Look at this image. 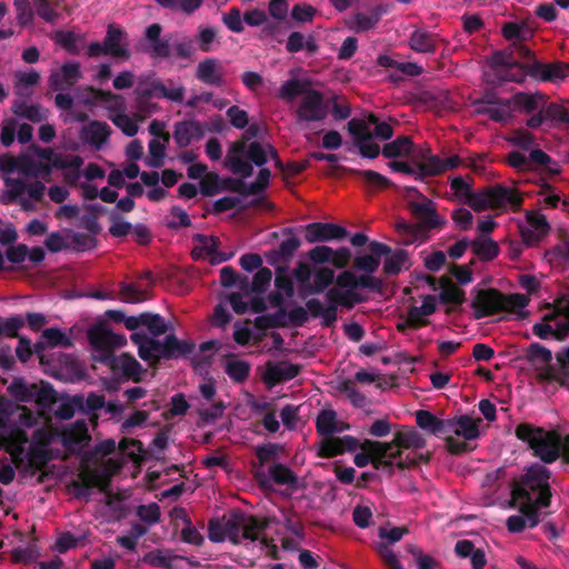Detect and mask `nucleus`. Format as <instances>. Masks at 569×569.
I'll use <instances>...</instances> for the list:
<instances>
[{"instance_id": "nucleus-1", "label": "nucleus", "mask_w": 569, "mask_h": 569, "mask_svg": "<svg viewBox=\"0 0 569 569\" xmlns=\"http://www.w3.org/2000/svg\"><path fill=\"white\" fill-rule=\"evenodd\" d=\"M536 59L533 52L521 41H513L503 50H497L489 60L490 68L498 70L503 68L501 80L523 83L526 80V68Z\"/></svg>"}, {"instance_id": "nucleus-2", "label": "nucleus", "mask_w": 569, "mask_h": 569, "mask_svg": "<svg viewBox=\"0 0 569 569\" xmlns=\"http://www.w3.org/2000/svg\"><path fill=\"white\" fill-rule=\"evenodd\" d=\"M515 435L528 443L533 456L545 463L555 462L561 455V439L555 431H546L543 428L523 422L516 427Z\"/></svg>"}, {"instance_id": "nucleus-3", "label": "nucleus", "mask_w": 569, "mask_h": 569, "mask_svg": "<svg viewBox=\"0 0 569 569\" xmlns=\"http://www.w3.org/2000/svg\"><path fill=\"white\" fill-rule=\"evenodd\" d=\"M551 471L541 463L529 466L520 479L511 489L513 500H529L531 492H538V505L549 507L551 505V488L549 479Z\"/></svg>"}, {"instance_id": "nucleus-4", "label": "nucleus", "mask_w": 569, "mask_h": 569, "mask_svg": "<svg viewBox=\"0 0 569 569\" xmlns=\"http://www.w3.org/2000/svg\"><path fill=\"white\" fill-rule=\"evenodd\" d=\"M133 93L137 109L140 112L152 113L159 109L157 103L151 102L152 98H163L181 103L184 100L186 89L183 86L168 88L162 80L151 76L140 79Z\"/></svg>"}, {"instance_id": "nucleus-5", "label": "nucleus", "mask_w": 569, "mask_h": 569, "mask_svg": "<svg viewBox=\"0 0 569 569\" xmlns=\"http://www.w3.org/2000/svg\"><path fill=\"white\" fill-rule=\"evenodd\" d=\"M87 54L90 58H97L101 54H104L124 61L129 60L131 53L129 50L128 32L117 24H109L107 27L103 42L90 43L88 46Z\"/></svg>"}, {"instance_id": "nucleus-6", "label": "nucleus", "mask_w": 569, "mask_h": 569, "mask_svg": "<svg viewBox=\"0 0 569 569\" xmlns=\"http://www.w3.org/2000/svg\"><path fill=\"white\" fill-rule=\"evenodd\" d=\"M347 130L353 139L355 147L362 158L376 159L382 153L379 144L373 142V134L362 119L352 118L347 123Z\"/></svg>"}, {"instance_id": "nucleus-7", "label": "nucleus", "mask_w": 569, "mask_h": 569, "mask_svg": "<svg viewBox=\"0 0 569 569\" xmlns=\"http://www.w3.org/2000/svg\"><path fill=\"white\" fill-rule=\"evenodd\" d=\"M328 113L329 109L325 96L316 89H311L301 98L296 110V117L299 123L323 121Z\"/></svg>"}, {"instance_id": "nucleus-8", "label": "nucleus", "mask_w": 569, "mask_h": 569, "mask_svg": "<svg viewBox=\"0 0 569 569\" xmlns=\"http://www.w3.org/2000/svg\"><path fill=\"white\" fill-rule=\"evenodd\" d=\"M475 296L470 307L475 319H482L503 312L502 292L496 288L473 289Z\"/></svg>"}, {"instance_id": "nucleus-9", "label": "nucleus", "mask_w": 569, "mask_h": 569, "mask_svg": "<svg viewBox=\"0 0 569 569\" xmlns=\"http://www.w3.org/2000/svg\"><path fill=\"white\" fill-rule=\"evenodd\" d=\"M281 234L286 237L277 249H272L266 253V259L269 264L277 266L288 263L292 260L296 251L301 247V240L296 234V229L286 227L281 229Z\"/></svg>"}, {"instance_id": "nucleus-10", "label": "nucleus", "mask_w": 569, "mask_h": 569, "mask_svg": "<svg viewBox=\"0 0 569 569\" xmlns=\"http://www.w3.org/2000/svg\"><path fill=\"white\" fill-rule=\"evenodd\" d=\"M305 230V239L308 243L329 242L332 240H342L348 236V230L331 222H311L307 226H300Z\"/></svg>"}, {"instance_id": "nucleus-11", "label": "nucleus", "mask_w": 569, "mask_h": 569, "mask_svg": "<svg viewBox=\"0 0 569 569\" xmlns=\"http://www.w3.org/2000/svg\"><path fill=\"white\" fill-rule=\"evenodd\" d=\"M526 68V76H530L536 80L545 82H557L565 80L569 74V64L560 61L552 63H542L537 59H532V62Z\"/></svg>"}, {"instance_id": "nucleus-12", "label": "nucleus", "mask_w": 569, "mask_h": 569, "mask_svg": "<svg viewBox=\"0 0 569 569\" xmlns=\"http://www.w3.org/2000/svg\"><path fill=\"white\" fill-rule=\"evenodd\" d=\"M196 345L188 340H179L174 335H168L163 341L159 340V347L156 349L152 365L161 359H178L187 357L193 352Z\"/></svg>"}, {"instance_id": "nucleus-13", "label": "nucleus", "mask_w": 569, "mask_h": 569, "mask_svg": "<svg viewBox=\"0 0 569 569\" xmlns=\"http://www.w3.org/2000/svg\"><path fill=\"white\" fill-rule=\"evenodd\" d=\"M485 189L489 208L500 209L509 204L513 210H519L522 206L523 199L521 194L511 188L495 184Z\"/></svg>"}, {"instance_id": "nucleus-14", "label": "nucleus", "mask_w": 569, "mask_h": 569, "mask_svg": "<svg viewBox=\"0 0 569 569\" xmlns=\"http://www.w3.org/2000/svg\"><path fill=\"white\" fill-rule=\"evenodd\" d=\"M162 26L152 23L144 30L146 46L143 51L154 59H167L171 56L170 42L161 38Z\"/></svg>"}, {"instance_id": "nucleus-15", "label": "nucleus", "mask_w": 569, "mask_h": 569, "mask_svg": "<svg viewBox=\"0 0 569 569\" xmlns=\"http://www.w3.org/2000/svg\"><path fill=\"white\" fill-rule=\"evenodd\" d=\"M81 78L80 63L67 62L50 73L48 84L53 91H64L72 88Z\"/></svg>"}, {"instance_id": "nucleus-16", "label": "nucleus", "mask_w": 569, "mask_h": 569, "mask_svg": "<svg viewBox=\"0 0 569 569\" xmlns=\"http://www.w3.org/2000/svg\"><path fill=\"white\" fill-rule=\"evenodd\" d=\"M301 369L302 367L300 365L288 361H268L266 363V370L262 378L266 385L273 387L280 382L295 379L299 376Z\"/></svg>"}, {"instance_id": "nucleus-17", "label": "nucleus", "mask_w": 569, "mask_h": 569, "mask_svg": "<svg viewBox=\"0 0 569 569\" xmlns=\"http://www.w3.org/2000/svg\"><path fill=\"white\" fill-rule=\"evenodd\" d=\"M408 193H415L422 198L421 201H410L408 207L411 213L422 220V222L429 228H438L441 226V220L436 212V209L432 208V202L428 198L423 197L415 187H410L407 189Z\"/></svg>"}, {"instance_id": "nucleus-18", "label": "nucleus", "mask_w": 569, "mask_h": 569, "mask_svg": "<svg viewBox=\"0 0 569 569\" xmlns=\"http://www.w3.org/2000/svg\"><path fill=\"white\" fill-rule=\"evenodd\" d=\"M369 251V254L358 256L353 259L356 270L373 273L380 266L381 257L390 254L391 248L385 243L371 241Z\"/></svg>"}, {"instance_id": "nucleus-19", "label": "nucleus", "mask_w": 569, "mask_h": 569, "mask_svg": "<svg viewBox=\"0 0 569 569\" xmlns=\"http://www.w3.org/2000/svg\"><path fill=\"white\" fill-rule=\"evenodd\" d=\"M206 133V126L198 120H182L174 124L173 139L179 148L188 147L192 140H200Z\"/></svg>"}, {"instance_id": "nucleus-20", "label": "nucleus", "mask_w": 569, "mask_h": 569, "mask_svg": "<svg viewBox=\"0 0 569 569\" xmlns=\"http://www.w3.org/2000/svg\"><path fill=\"white\" fill-rule=\"evenodd\" d=\"M387 12V6L378 4L372 7L368 13L357 12L352 14L347 21V26L357 33L366 32L373 29Z\"/></svg>"}, {"instance_id": "nucleus-21", "label": "nucleus", "mask_w": 569, "mask_h": 569, "mask_svg": "<svg viewBox=\"0 0 569 569\" xmlns=\"http://www.w3.org/2000/svg\"><path fill=\"white\" fill-rule=\"evenodd\" d=\"M246 152V144L243 141H234L226 156V166L234 174L241 176V178L246 179L252 176L253 167L252 162L244 161L242 157Z\"/></svg>"}, {"instance_id": "nucleus-22", "label": "nucleus", "mask_w": 569, "mask_h": 569, "mask_svg": "<svg viewBox=\"0 0 569 569\" xmlns=\"http://www.w3.org/2000/svg\"><path fill=\"white\" fill-rule=\"evenodd\" d=\"M90 343L99 350L111 352L113 348L126 345L127 340L123 335H118L100 326L88 331Z\"/></svg>"}, {"instance_id": "nucleus-23", "label": "nucleus", "mask_w": 569, "mask_h": 569, "mask_svg": "<svg viewBox=\"0 0 569 569\" xmlns=\"http://www.w3.org/2000/svg\"><path fill=\"white\" fill-rule=\"evenodd\" d=\"M112 130L107 122L93 120L81 130V139L100 150L107 143Z\"/></svg>"}, {"instance_id": "nucleus-24", "label": "nucleus", "mask_w": 569, "mask_h": 569, "mask_svg": "<svg viewBox=\"0 0 569 569\" xmlns=\"http://www.w3.org/2000/svg\"><path fill=\"white\" fill-rule=\"evenodd\" d=\"M282 447L278 443H266L256 448V457L258 459L259 468L254 470L253 477L261 487L269 486V478L261 468L270 462L274 461L279 457V451Z\"/></svg>"}, {"instance_id": "nucleus-25", "label": "nucleus", "mask_w": 569, "mask_h": 569, "mask_svg": "<svg viewBox=\"0 0 569 569\" xmlns=\"http://www.w3.org/2000/svg\"><path fill=\"white\" fill-rule=\"evenodd\" d=\"M363 449L372 455V465L376 469H389L392 470L393 462L390 458L392 453L393 443L365 440Z\"/></svg>"}, {"instance_id": "nucleus-26", "label": "nucleus", "mask_w": 569, "mask_h": 569, "mask_svg": "<svg viewBox=\"0 0 569 569\" xmlns=\"http://www.w3.org/2000/svg\"><path fill=\"white\" fill-rule=\"evenodd\" d=\"M219 68L220 66L217 59L206 58L198 64L196 77L206 84L221 87L224 80L221 72H219Z\"/></svg>"}, {"instance_id": "nucleus-27", "label": "nucleus", "mask_w": 569, "mask_h": 569, "mask_svg": "<svg viewBox=\"0 0 569 569\" xmlns=\"http://www.w3.org/2000/svg\"><path fill=\"white\" fill-rule=\"evenodd\" d=\"M359 447L358 439L351 436H345L342 438H329L321 447L322 456L332 458L339 456L346 451H355Z\"/></svg>"}, {"instance_id": "nucleus-28", "label": "nucleus", "mask_w": 569, "mask_h": 569, "mask_svg": "<svg viewBox=\"0 0 569 569\" xmlns=\"http://www.w3.org/2000/svg\"><path fill=\"white\" fill-rule=\"evenodd\" d=\"M481 422V418L473 419L468 415H461L453 418V435L462 437L466 441L478 439L480 436L479 426Z\"/></svg>"}, {"instance_id": "nucleus-29", "label": "nucleus", "mask_w": 569, "mask_h": 569, "mask_svg": "<svg viewBox=\"0 0 569 569\" xmlns=\"http://www.w3.org/2000/svg\"><path fill=\"white\" fill-rule=\"evenodd\" d=\"M419 157L423 162L417 163L418 179L422 180L426 177L438 176L445 172L443 159L431 154L430 150L420 151Z\"/></svg>"}, {"instance_id": "nucleus-30", "label": "nucleus", "mask_w": 569, "mask_h": 569, "mask_svg": "<svg viewBox=\"0 0 569 569\" xmlns=\"http://www.w3.org/2000/svg\"><path fill=\"white\" fill-rule=\"evenodd\" d=\"M470 248L481 261H492L500 252L499 244L487 236L471 240Z\"/></svg>"}, {"instance_id": "nucleus-31", "label": "nucleus", "mask_w": 569, "mask_h": 569, "mask_svg": "<svg viewBox=\"0 0 569 569\" xmlns=\"http://www.w3.org/2000/svg\"><path fill=\"white\" fill-rule=\"evenodd\" d=\"M410 48L420 53H433L437 50V36L426 30H415L409 39Z\"/></svg>"}, {"instance_id": "nucleus-32", "label": "nucleus", "mask_w": 569, "mask_h": 569, "mask_svg": "<svg viewBox=\"0 0 569 569\" xmlns=\"http://www.w3.org/2000/svg\"><path fill=\"white\" fill-rule=\"evenodd\" d=\"M130 339L138 347L139 357L152 365L153 358H156V349L159 347V340L149 337L144 332H133Z\"/></svg>"}, {"instance_id": "nucleus-33", "label": "nucleus", "mask_w": 569, "mask_h": 569, "mask_svg": "<svg viewBox=\"0 0 569 569\" xmlns=\"http://www.w3.org/2000/svg\"><path fill=\"white\" fill-rule=\"evenodd\" d=\"M312 277L313 281L308 286V296L320 295L335 282V271L329 267H315Z\"/></svg>"}, {"instance_id": "nucleus-34", "label": "nucleus", "mask_w": 569, "mask_h": 569, "mask_svg": "<svg viewBox=\"0 0 569 569\" xmlns=\"http://www.w3.org/2000/svg\"><path fill=\"white\" fill-rule=\"evenodd\" d=\"M12 112L31 122L39 123L48 118V110L40 104H27L24 101H14L11 107Z\"/></svg>"}, {"instance_id": "nucleus-35", "label": "nucleus", "mask_w": 569, "mask_h": 569, "mask_svg": "<svg viewBox=\"0 0 569 569\" xmlns=\"http://www.w3.org/2000/svg\"><path fill=\"white\" fill-rule=\"evenodd\" d=\"M110 357H112V368L120 369L126 377L131 378L136 382L140 380L142 366L133 356L122 353L116 358L110 353Z\"/></svg>"}, {"instance_id": "nucleus-36", "label": "nucleus", "mask_w": 569, "mask_h": 569, "mask_svg": "<svg viewBox=\"0 0 569 569\" xmlns=\"http://www.w3.org/2000/svg\"><path fill=\"white\" fill-rule=\"evenodd\" d=\"M393 443V448L397 449H422L426 447V439L421 433H419L415 429H410L407 431H398L395 433L393 440L390 442Z\"/></svg>"}, {"instance_id": "nucleus-37", "label": "nucleus", "mask_w": 569, "mask_h": 569, "mask_svg": "<svg viewBox=\"0 0 569 569\" xmlns=\"http://www.w3.org/2000/svg\"><path fill=\"white\" fill-rule=\"evenodd\" d=\"M302 49L313 54L318 51L319 46L312 34L305 37V34L299 31L291 32L286 43V50L290 53H297Z\"/></svg>"}, {"instance_id": "nucleus-38", "label": "nucleus", "mask_w": 569, "mask_h": 569, "mask_svg": "<svg viewBox=\"0 0 569 569\" xmlns=\"http://www.w3.org/2000/svg\"><path fill=\"white\" fill-rule=\"evenodd\" d=\"M269 476L270 479L281 486H288L292 490H297L300 488L298 477L295 472L282 463H273L269 467Z\"/></svg>"}, {"instance_id": "nucleus-39", "label": "nucleus", "mask_w": 569, "mask_h": 569, "mask_svg": "<svg viewBox=\"0 0 569 569\" xmlns=\"http://www.w3.org/2000/svg\"><path fill=\"white\" fill-rule=\"evenodd\" d=\"M241 522H243L241 526V539L251 541L258 540L259 533L269 526L268 520L244 513H241Z\"/></svg>"}, {"instance_id": "nucleus-40", "label": "nucleus", "mask_w": 569, "mask_h": 569, "mask_svg": "<svg viewBox=\"0 0 569 569\" xmlns=\"http://www.w3.org/2000/svg\"><path fill=\"white\" fill-rule=\"evenodd\" d=\"M182 557L173 555L170 550L156 549L143 556V562L156 568L174 569V562Z\"/></svg>"}, {"instance_id": "nucleus-41", "label": "nucleus", "mask_w": 569, "mask_h": 569, "mask_svg": "<svg viewBox=\"0 0 569 569\" xmlns=\"http://www.w3.org/2000/svg\"><path fill=\"white\" fill-rule=\"evenodd\" d=\"M413 142L410 137L401 136L396 140L388 142L382 148L383 157L388 159L408 157L412 153Z\"/></svg>"}, {"instance_id": "nucleus-42", "label": "nucleus", "mask_w": 569, "mask_h": 569, "mask_svg": "<svg viewBox=\"0 0 569 569\" xmlns=\"http://www.w3.org/2000/svg\"><path fill=\"white\" fill-rule=\"evenodd\" d=\"M348 171L361 179L371 190H383L392 186L391 180L373 170L349 169Z\"/></svg>"}, {"instance_id": "nucleus-43", "label": "nucleus", "mask_w": 569, "mask_h": 569, "mask_svg": "<svg viewBox=\"0 0 569 569\" xmlns=\"http://www.w3.org/2000/svg\"><path fill=\"white\" fill-rule=\"evenodd\" d=\"M311 89L312 88L309 87L307 81L292 78L281 84L279 97L288 102H291L299 96L303 98L305 94H307Z\"/></svg>"}, {"instance_id": "nucleus-44", "label": "nucleus", "mask_w": 569, "mask_h": 569, "mask_svg": "<svg viewBox=\"0 0 569 569\" xmlns=\"http://www.w3.org/2000/svg\"><path fill=\"white\" fill-rule=\"evenodd\" d=\"M172 515L176 518H181L186 522V527L181 530V539L186 543L193 546H201L204 541L203 536L199 532V530L192 526L190 519L187 517L183 508H174L172 510Z\"/></svg>"}, {"instance_id": "nucleus-45", "label": "nucleus", "mask_w": 569, "mask_h": 569, "mask_svg": "<svg viewBox=\"0 0 569 569\" xmlns=\"http://www.w3.org/2000/svg\"><path fill=\"white\" fill-rule=\"evenodd\" d=\"M441 288L442 290L439 295L441 303L461 306L466 301V292L447 278L441 279Z\"/></svg>"}, {"instance_id": "nucleus-46", "label": "nucleus", "mask_w": 569, "mask_h": 569, "mask_svg": "<svg viewBox=\"0 0 569 569\" xmlns=\"http://www.w3.org/2000/svg\"><path fill=\"white\" fill-rule=\"evenodd\" d=\"M316 428L318 433L325 437H331L343 430L338 427L337 413L333 410H322L317 417Z\"/></svg>"}, {"instance_id": "nucleus-47", "label": "nucleus", "mask_w": 569, "mask_h": 569, "mask_svg": "<svg viewBox=\"0 0 569 569\" xmlns=\"http://www.w3.org/2000/svg\"><path fill=\"white\" fill-rule=\"evenodd\" d=\"M192 239L200 244L192 250V257L194 260L201 259L203 254L211 257L216 253L220 244L219 239L214 236L208 237L202 233H196Z\"/></svg>"}, {"instance_id": "nucleus-48", "label": "nucleus", "mask_w": 569, "mask_h": 569, "mask_svg": "<svg viewBox=\"0 0 569 569\" xmlns=\"http://www.w3.org/2000/svg\"><path fill=\"white\" fill-rule=\"evenodd\" d=\"M36 383H27L23 378H14L8 387V392L19 402L33 401Z\"/></svg>"}, {"instance_id": "nucleus-49", "label": "nucleus", "mask_w": 569, "mask_h": 569, "mask_svg": "<svg viewBox=\"0 0 569 569\" xmlns=\"http://www.w3.org/2000/svg\"><path fill=\"white\" fill-rule=\"evenodd\" d=\"M224 371L236 383L244 382L250 375L249 362L231 357L227 360Z\"/></svg>"}, {"instance_id": "nucleus-50", "label": "nucleus", "mask_w": 569, "mask_h": 569, "mask_svg": "<svg viewBox=\"0 0 569 569\" xmlns=\"http://www.w3.org/2000/svg\"><path fill=\"white\" fill-rule=\"evenodd\" d=\"M539 101H545V96L540 92L530 94L527 92H517L512 96L511 102L516 108L520 109L526 113H531L539 108Z\"/></svg>"}, {"instance_id": "nucleus-51", "label": "nucleus", "mask_w": 569, "mask_h": 569, "mask_svg": "<svg viewBox=\"0 0 569 569\" xmlns=\"http://www.w3.org/2000/svg\"><path fill=\"white\" fill-rule=\"evenodd\" d=\"M4 186L7 190L0 198L3 204L16 203L27 190V183L20 178H6Z\"/></svg>"}, {"instance_id": "nucleus-52", "label": "nucleus", "mask_w": 569, "mask_h": 569, "mask_svg": "<svg viewBox=\"0 0 569 569\" xmlns=\"http://www.w3.org/2000/svg\"><path fill=\"white\" fill-rule=\"evenodd\" d=\"M312 274L313 267L303 261H299L292 269V278L299 284V296L301 298H306L308 296V286H310Z\"/></svg>"}, {"instance_id": "nucleus-53", "label": "nucleus", "mask_w": 569, "mask_h": 569, "mask_svg": "<svg viewBox=\"0 0 569 569\" xmlns=\"http://www.w3.org/2000/svg\"><path fill=\"white\" fill-rule=\"evenodd\" d=\"M39 81L40 74L34 70L28 72H17L14 82L16 94L20 98H28L30 92L27 91V89L37 86Z\"/></svg>"}, {"instance_id": "nucleus-54", "label": "nucleus", "mask_w": 569, "mask_h": 569, "mask_svg": "<svg viewBox=\"0 0 569 569\" xmlns=\"http://www.w3.org/2000/svg\"><path fill=\"white\" fill-rule=\"evenodd\" d=\"M33 401L40 407H50L57 401V391L48 381L36 383L33 391Z\"/></svg>"}, {"instance_id": "nucleus-55", "label": "nucleus", "mask_w": 569, "mask_h": 569, "mask_svg": "<svg viewBox=\"0 0 569 569\" xmlns=\"http://www.w3.org/2000/svg\"><path fill=\"white\" fill-rule=\"evenodd\" d=\"M83 395H74L59 403L54 413L61 420L71 419L76 411L82 409Z\"/></svg>"}, {"instance_id": "nucleus-56", "label": "nucleus", "mask_w": 569, "mask_h": 569, "mask_svg": "<svg viewBox=\"0 0 569 569\" xmlns=\"http://www.w3.org/2000/svg\"><path fill=\"white\" fill-rule=\"evenodd\" d=\"M141 326L147 327L150 333L154 337L164 335L168 331L163 318L158 313L142 312L140 313Z\"/></svg>"}, {"instance_id": "nucleus-57", "label": "nucleus", "mask_w": 569, "mask_h": 569, "mask_svg": "<svg viewBox=\"0 0 569 569\" xmlns=\"http://www.w3.org/2000/svg\"><path fill=\"white\" fill-rule=\"evenodd\" d=\"M288 269L286 264L276 266L274 286L279 291H282L287 298H291L295 295V286L292 278L288 274Z\"/></svg>"}, {"instance_id": "nucleus-58", "label": "nucleus", "mask_w": 569, "mask_h": 569, "mask_svg": "<svg viewBox=\"0 0 569 569\" xmlns=\"http://www.w3.org/2000/svg\"><path fill=\"white\" fill-rule=\"evenodd\" d=\"M27 458L30 468L34 470H41L52 459V455L50 450L46 448H40L39 446H30Z\"/></svg>"}, {"instance_id": "nucleus-59", "label": "nucleus", "mask_w": 569, "mask_h": 569, "mask_svg": "<svg viewBox=\"0 0 569 569\" xmlns=\"http://www.w3.org/2000/svg\"><path fill=\"white\" fill-rule=\"evenodd\" d=\"M118 113H110L108 118L118 127L126 136L133 137L137 134L139 127L128 114L124 113V107L122 110H117Z\"/></svg>"}, {"instance_id": "nucleus-60", "label": "nucleus", "mask_w": 569, "mask_h": 569, "mask_svg": "<svg viewBox=\"0 0 569 569\" xmlns=\"http://www.w3.org/2000/svg\"><path fill=\"white\" fill-rule=\"evenodd\" d=\"M408 260V253L403 249L396 250L388 256L383 262V272L387 276H397L400 273L402 266Z\"/></svg>"}, {"instance_id": "nucleus-61", "label": "nucleus", "mask_w": 569, "mask_h": 569, "mask_svg": "<svg viewBox=\"0 0 569 569\" xmlns=\"http://www.w3.org/2000/svg\"><path fill=\"white\" fill-rule=\"evenodd\" d=\"M24 327V318L21 315H13L6 319L0 317V337L17 338L18 332Z\"/></svg>"}, {"instance_id": "nucleus-62", "label": "nucleus", "mask_w": 569, "mask_h": 569, "mask_svg": "<svg viewBox=\"0 0 569 569\" xmlns=\"http://www.w3.org/2000/svg\"><path fill=\"white\" fill-rule=\"evenodd\" d=\"M526 358L532 365H549L552 360V353L542 345L533 342L527 348Z\"/></svg>"}, {"instance_id": "nucleus-63", "label": "nucleus", "mask_w": 569, "mask_h": 569, "mask_svg": "<svg viewBox=\"0 0 569 569\" xmlns=\"http://www.w3.org/2000/svg\"><path fill=\"white\" fill-rule=\"evenodd\" d=\"M522 501L523 502L519 507L520 516L525 517L529 528H535L540 521L539 509L543 507L538 505V499L532 500L531 497H529V500Z\"/></svg>"}, {"instance_id": "nucleus-64", "label": "nucleus", "mask_w": 569, "mask_h": 569, "mask_svg": "<svg viewBox=\"0 0 569 569\" xmlns=\"http://www.w3.org/2000/svg\"><path fill=\"white\" fill-rule=\"evenodd\" d=\"M244 154L257 167H263L268 161V148L259 141H252L247 146Z\"/></svg>"}]
</instances>
